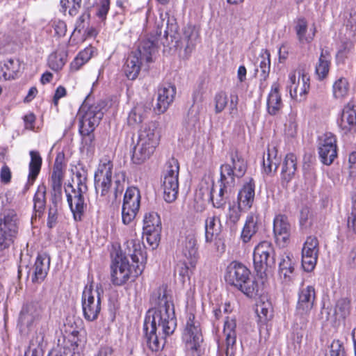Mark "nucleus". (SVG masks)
Listing matches in <instances>:
<instances>
[{
    "instance_id": "obj_1",
    "label": "nucleus",
    "mask_w": 356,
    "mask_h": 356,
    "mask_svg": "<svg viewBox=\"0 0 356 356\" xmlns=\"http://www.w3.org/2000/svg\"><path fill=\"white\" fill-rule=\"evenodd\" d=\"M152 299L157 307L148 311L143 332L148 348L153 352H157L163 348L165 337L174 332L177 323L174 305L165 289L159 288Z\"/></svg>"
},
{
    "instance_id": "obj_2",
    "label": "nucleus",
    "mask_w": 356,
    "mask_h": 356,
    "mask_svg": "<svg viewBox=\"0 0 356 356\" xmlns=\"http://www.w3.org/2000/svg\"><path fill=\"white\" fill-rule=\"evenodd\" d=\"M40 305L31 302L24 305L19 317V326L22 333L28 334L35 328L30 343L34 346H43L44 337L49 330V323L44 317Z\"/></svg>"
},
{
    "instance_id": "obj_3",
    "label": "nucleus",
    "mask_w": 356,
    "mask_h": 356,
    "mask_svg": "<svg viewBox=\"0 0 356 356\" xmlns=\"http://www.w3.org/2000/svg\"><path fill=\"white\" fill-rule=\"evenodd\" d=\"M159 124L151 121L143 125L139 131L136 145L134 147L132 161L136 164H141L149 159L154 152L159 142L157 131Z\"/></svg>"
},
{
    "instance_id": "obj_4",
    "label": "nucleus",
    "mask_w": 356,
    "mask_h": 356,
    "mask_svg": "<svg viewBox=\"0 0 356 356\" xmlns=\"http://www.w3.org/2000/svg\"><path fill=\"white\" fill-rule=\"evenodd\" d=\"M225 280L227 284L234 286L250 298L258 295L257 282L250 277V271L241 263L231 262L227 267Z\"/></svg>"
},
{
    "instance_id": "obj_5",
    "label": "nucleus",
    "mask_w": 356,
    "mask_h": 356,
    "mask_svg": "<svg viewBox=\"0 0 356 356\" xmlns=\"http://www.w3.org/2000/svg\"><path fill=\"white\" fill-rule=\"evenodd\" d=\"M155 49L154 41L148 38L140 41L137 49L128 55L123 67L124 74L129 79H136L142 67L152 62V56Z\"/></svg>"
},
{
    "instance_id": "obj_6",
    "label": "nucleus",
    "mask_w": 356,
    "mask_h": 356,
    "mask_svg": "<svg viewBox=\"0 0 356 356\" xmlns=\"http://www.w3.org/2000/svg\"><path fill=\"white\" fill-rule=\"evenodd\" d=\"M143 271L142 265H131L127 257L118 256L111 264V280L113 285L122 286L129 280L134 281Z\"/></svg>"
},
{
    "instance_id": "obj_7",
    "label": "nucleus",
    "mask_w": 356,
    "mask_h": 356,
    "mask_svg": "<svg viewBox=\"0 0 356 356\" xmlns=\"http://www.w3.org/2000/svg\"><path fill=\"white\" fill-rule=\"evenodd\" d=\"M79 118V132L83 136H88L90 142L93 136L90 134L99 124L104 116L102 107L99 103L88 104L84 102L78 113Z\"/></svg>"
},
{
    "instance_id": "obj_8",
    "label": "nucleus",
    "mask_w": 356,
    "mask_h": 356,
    "mask_svg": "<svg viewBox=\"0 0 356 356\" xmlns=\"http://www.w3.org/2000/svg\"><path fill=\"white\" fill-rule=\"evenodd\" d=\"M19 220L13 209L4 210L0 213V250L8 248L16 238Z\"/></svg>"
},
{
    "instance_id": "obj_9",
    "label": "nucleus",
    "mask_w": 356,
    "mask_h": 356,
    "mask_svg": "<svg viewBox=\"0 0 356 356\" xmlns=\"http://www.w3.org/2000/svg\"><path fill=\"white\" fill-rule=\"evenodd\" d=\"M182 339L188 354L191 356H201V343L203 341L201 329L198 321H195V316L189 314L182 334Z\"/></svg>"
},
{
    "instance_id": "obj_10",
    "label": "nucleus",
    "mask_w": 356,
    "mask_h": 356,
    "mask_svg": "<svg viewBox=\"0 0 356 356\" xmlns=\"http://www.w3.org/2000/svg\"><path fill=\"white\" fill-rule=\"evenodd\" d=\"M273 245L267 241L260 242L254 249L253 263L254 269L261 275L270 272L275 266Z\"/></svg>"
},
{
    "instance_id": "obj_11",
    "label": "nucleus",
    "mask_w": 356,
    "mask_h": 356,
    "mask_svg": "<svg viewBox=\"0 0 356 356\" xmlns=\"http://www.w3.org/2000/svg\"><path fill=\"white\" fill-rule=\"evenodd\" d=\"M81 305L83 315L88 321L98 318L101 311V297L99 289L94 290L92 286H86L82 293Z\"/></svg>"
},
{
    "instance_id": "obj_12",
    "label": "nucleus",
    "mask_w": 356,
    "mask_h": 356,
    "mask_svg": "<svg viewBox=\"0 0 356 356\" xmlns=\"http://www.w3.org/2000/svg\"><path fill=\"white\" fill-rule=\"evenodd\" d=\"M287 87L292 99L299 102L305 100L310 88L309 75L301 69L291 72Z\"/></svg>"
},
{
    "instance_id": "obj_13",
    "label": "nucleus",
    "mask_w": 356,
    "mask_h": 356,
    "mask_svg": "<svg viewBox=\"0 0 356 356\" xmlns=\"http://www.w3.org/2000/svg\"><path fill=\"white\" fill-rule=\"evenodd\" d=\"M231 169L228 166L222 168V176L220 175V186L218 191L216 193L214 188L213 183L210 187H207L206 191L209 196V200L212 202L213 207L217 209L224 208L226 204L225 195L231 191L234 186L233 179L230 177Z\"/></svg>"
},
{
    "instance_id": "obj_14",
    "label": "nucleus",
    "mask_w": 356,
    "mask_h": 356,
    "mask_svg": "<svg viewBox=\"0 0 356 356\" xmlns=\"http://www.w3.org/2000/svg\"><path fill=\"white\" fill-rule=\"evenodd\" d=\"M143 236L152 249L156 248L161 239V221L159 214L154 211L147 213L143 220Z\"/></svg>"
},
{
    "instance_id": "obj_15",
    "label": "nucleus",
    "mask_w": 356,
    "mask_h": 356,
    "mask_svg": "<svg viewBox=\"0 0 356 356\" xmlns=\"http://www.w3.org/2000/svg\"><path fill=\"white\" fill-rule=\"evenodd\" d=\"M140 204V194L134 187L128 188L125 192L122 208V220L124 225H129L135 219Z\"/></svg>"
},
{
    "instance_id": "obj_16",
    "label": "nucleus",
    "mask_w": 356,
    "mask_h": 356,
    "mask_svg": "<svg viewBox=\"0 0 356 356\" xmlns=\"http://www.w3.org/2000/svg\"><path fill=\"white\" fill-rule=\"evenodd\" d=\"M113 163L109 160L101 161L95 173L96 193L104 197L108 194L112 186Z\"/></svg>"
},
{
    "instance_id": "obj_17",
    "label": "nucleus",
    "mask_w": 356,
    "mask_h": 356,
    "mask_svg": "<svg viewBox=\"0 0 356 356\" xmlns=\"http://www.w3.org/2000/svg\"><path fill=\"white\" fill-rule=\"evenodd\" d=\"M318 154L321 161L330 165L337 156V138L331 132H326L319 138Z\"/></svg>"
},
{
    "instance_id": "obj_18",
    "label": "nucleus",
    "mask_w": 356,
    "mask_h": 356,
    "mask_svg": "<svg viewBox=\"0 0 356 356\" xmlns=\"http://www.w3.org/2000/svg\"><path fill=\"white\" fill-rule=\"evenodd\" d=\"M318 252V238L314 236H308L302 249V266L305 271L310 272L315 268Z\"/></svg>"
},
{
    "instance_id": "obj_19",
    "label": "nucleus",
    "mask_w": 356,
    "mask_h": 356,
    "mask_svg": "<svg viewBox=\"0 0 356 356\" xmlns=\"http://www.w3.org/2000/svg\"><path fill=\"white\" fill-rule=\"evenodd\" d=\"M229 104V115L232 118L238 116V104L239 102L238 96L236 93H232L228 97L227 94L224 91H220L215 94L213 97V104L215 113L219 114L222 113L226 106Z\"/></svg>"
},
{
    "instance_id": "obj_20",
    "label": "nucleus",
    "mask_w": 356,
    "mask_h": 356,
    "mask_svg": "<svg viewBox=\"0 0 356 356\" xmlns=\"http://www.w3.org/2000/svg\"><path fill=\"white\" fill-rule=\"evenodd\" d=\"M316 300V291L313 286H302L298 291L296 305L297 314L300 316L309 315Z\"/></svg>"
},
{
    "instance_id": "obj_21",
    "label": "nucleus",
    "mask_w": 356,
    "mask_h": 356,
    "mask_svg": "<svg viewBox=\"0 0 356 356\" xmlns=\"http://www.w3.org/2000/svg\"><path fill=\"white\" fill-rule=\"evenodd\" d=\"M230 159L229 163H225L220 166V175L222 176V168L225 166H228L231 169L230 177L233 179V183L235 184V177H242L247 170V161L243 156L241 152L237 149L233 148L229 152Z\"/></svg>"
},
{
    "instance_id": "obj_22",
    "label": "nucleus",
    "mask_w": 356,
    "mask_h": 356,
    "mask_svg": "<svg viewBox=\"0 0 356 356\" xmlns=\"http://www.w3.org/2000/svg\"><path fill=\"white\" fill-rule=\"evenodd\" d=\"M50 265V257L45 253L39 254L34 265L28 271L33 283H41L46 277Z\"/></svg>"
},
{
    "instance_id": "obj_23",
    "label": "nucleus",
    "mask_w": 356,
    "mask_h": 356,
    "mask_svg": "<svg viewBox=\"0 0 356 356\" xmlns=\"http://www.w3.org/2000/svg\"><path fill=\"white\" fill-rule=\"evenodd\" d=\"M176 95V87L165 83L158 88L157 103L154 109L159 113H163L173 102Z\"/></svg>"
},
{
    "instance_id": "obj_24",
    "label": "nucleus",
    "mask_w": 356,
    "mask_h": 356,
    "mask_svg": "<svg viewBox=\"0 0 356 356\" xmlns=\"http://www.w3.org/2000/svg\"><path fill=\"white\" fill-rule=\"evenodd\" d=\"M70 187H72V189L71 193H67V200L73 213L74 220L76 221H80L86 209L84 198V194L86 193L76 191L75 188H74L72 185H70Z\"/></svg>"
},
{
    "instance_id": "obj_25",
    "label": "nucleus",
    "mask_w": 356,
    "mask_h": 356,
    "mask_svg": "<svg viewBox=\"0 0 356 356\" xmlns=\"http://www.w3.org/2000/svg\"><path fill=\"white\" fill-rule=\"evenodd\" d=\"M126 252L131 257L132 262L136 266L142 265L145 268L147 255L144 245L139 238H131L126 243Z\"/></svg>"
},
{
    "instance_id": "obj_26",
    "label": "nucleus",
    "mask_w": 356,
    "mask_h": 356,
    "mask_svg": "<svg viewBox=\"0 0 356 356\" xmlns=\"http://www.w3.org/2000/svg\"><path fill=\"white\" fill-rule=\"evenodd\" d=\"M273 232L276 241L283 245L289 241L291 236V225L285 215L279 214L273 220Z\"/></svg>"
},
{
    "instance_id": "obj_27",
    "label": "nucleus",
    "mask_w": 356,
    "mask_h": 356,
    "mask_svg": "<svg viewBox=\"0 0 356 356\" xmlns=\"http://www.w3.org/2000/svg\"><path fill=\"white\" fill-rule=\"evenodd\" d=\"M338 125L345 134L356 130V108L353 104L348 103L343 107Z\"/></svg>"
},
{
    "instance_id": "obj_28",
    "label": "nucleus",
    "mask_w": 356,
    "mask_h": 356,
    "mask_svg": "<svg viewBox=\"0 0 356 356\" xmlns=\"http://www.w3.org/2000/svg\"><path fill=\"white\" fill-rule=\"evenodd\" d=\"M236 323L234 318L227 317L224 323L223 334L225 337L226 356H234L236 341Z\"/></svg>"
},
{
    "instance_id": "obj_29",
    "label": "nucleus",
    "mask_w": 356,
    "mask_h": 356,
    "mask_svg": "<svg viewBox=\"0 0 356 356\" xmlns=\"http://www.w3.org/2000/svg\"><path fill=\"white\" fill-rule=\"evenodd\" d=\"M181 252L191 267H195L198 259L197 240L193 234L186 236L181 243Z\"/></svg>"
},
{
    "instance_id": "obj_30",
    "label": "nucleus",
    "mask_w": 356,
    "mask_h": 356,
    "mask_svg": "<svg viewBox=\"0 0 356 356\" xmlns=\"http://www.w3.org/2000/svg\"><path fill=\"white\" fill-rule=\"evenodd\" d=\"M254 180L250 178L238 192L237 200L239 208H243L244 210L251 208L254 199Z\"/></svg>"
},
{
    "instance_id": "obj_31",
    "label": "nucleus",
    "mask_w": 356,
    "mask_h": 356,
    "mask_svg": "<svg viewBox=\"0 0 356 356\" xmlns=\"http://www.w3.org/2000/svg\"><path fill=\"white\" fill-rule=\"evenodd\" d=\"M294 30L300 43H310L316 35V27L313 24L309 29L305 18L300 17L295 21Z\"/></svg>"
},
{
    "instance_id": "obj_32",
    "label": "nucleus",
    "mask_w": 356,
    "mask_h": 356,
    "mask_svg": "<svg viewBox=\"0 0 356 356\" xmlns=\"http://www.w3.org/2000/svg\"><path fill=\"white\" fill-rule=\"evenodd\" d=\"M282 106L280 84L277 82H274L267 98V111L270 115H275L279 113Z\"/></svg>"
},
{
    "instance_id": "obj_33",
    "label": "nucleus",
    "mask_w": 356,
    "mask_h": 356,
    "mask_svg": "<svg viewBox=\"0 0 356 356\" xmlns=\"http://www.w3.org/2000/svg\"><path fill=\"white\" fill-rule=\"evenodd\" d=\"M162 188L163 190V198L167 202H174L178 195L179 176L163 177Z\"/></svg>"
},
{
    "instance_id": "obj_34",
    "label": "nucleus",
    "mask_w": 356,
    "mask_h": 356,
    "mask_svg": "<svg viewBox=\"0 0 356 356\" xmlns=\"http://www.w3.org/2000/svg\"><path fill=\"white\" fill-rule=\"evenodd\" d=\"M221 227V222L218 217L216 216H208L204 222L205 242L207 243L213 242L214 238L220 234Z\"/></svg>"
},
{
    "instance_id": "obj_35",
    "label": "nucleus",
    "mask_w": 356,
    "mask_h": 356,
    "mask_svg": "<svg viewBox=\"0 0 356 356\" xmlns=\"http://www.w3.org/2000/svg\"><path fill=\"white\" fill-rule=\"evenodd\" d=\"M297 170V158L292 154L286 155L282 163L281 179L283 182L289 183L294 177Z\"/></svg>"
},
{
    "instance_id": "obj_36",
    "label": "nucleus",
    "mask_w": 356,
    "mask_h": 356,
    "mask_svg": "<svg viewBox=\"0 0 356 356\" xmlns=\"http://www.w3.org/2000/svg\"><path fill=\"white\" fill-rule=\"evenodd\" d=\"M279 274L285 283L292 282L294 278V262L289 254H283L279 264Z\"/></svg>"
},
{
    "instance_id": "obj_37",
    "label": "nucleus",
    "mask_w": 356,
    "mask_h": 356,
    "mask_svg": "<svg viewBox=\"0 0 356 356\" xmlns=\"http://www.w3.org/2000/svg\"><path fill=\"white\" fill-rule=\"evenodd\" d=\"M199 38V33L195 26L187 25L184 28L181 42L185 44V52L190 54L195 49Z\"/></svg>"
},
{
    "instance_id": "obj_38",
    "label": "nucleus",
    "mask_w": 356,
    "mask_h": 356,
    "mask_svg": "<svg viewBox=\"0 0 356 356\" xmlns=\"http://www.w3.org/2000/svg\"><path fill=\"white\" fill-rule=\"evenodd\" d=\"M258 216L250 215L247 217L245 223L241 232V238L244 243L249 242L252 236L257 232L259 229Z\"/></svg>"
},
{
    "instance_id": "obj_39",
    "label": "nucleus",
    "mask_w": 356,
    "mask_h": 356,
    "mask_svg": "<svg viewBox=\"0 0 356 356\" xmlns=\"http://www.w3.org/2000/svg\"><path fill=\"white\" fill-rule=\"evenodd\" d=\"M31 161L29 165V176H28V183L32 185L37 177L38 176L42 163V159L40 154V153L37 151H31L30 153Z\"/></svg>"
},
{
    "instance_id": "obj_40",
    "label": "nucleus",
    "mask_w": 356,
    "mask_h": 356,
    "mask_svg": "<svg viewBox=\"0 0 356 356\" xmlns=\"http://www.w3.org/2000/svg\"><path fill=\"white\" fill-rule=\"evenodd\" d=\"M277 153L275 147H268L267 152L263 159L264 169L267 174L275 172L277 169L280 159L277 156Z\"/></svg>"
},
{
    "instance_id": "obj_41",
    "label": "nucleus",
    "mask_w": 356,
    "mask_h": 356,
    "mask_svg": "<svg viewBox=\"0 0 356 356\" xmlns=\"http://www.w3.org/2000/svg\"><path fill=\"white\" fill-rule=\"evenodd\" d=\"M331 56L328 51L322 49L318 61L316 65V74L320 80L327 76L330 65Z\"/></svg>"
},
{
    "instance_id": "obj_42",
    "label": "nucleus",
    "mask_w": 356,
    "mask_h": 356,
    "mask_svg": "<svg viewBox=\"0 0 356 356\" xmlns=\"http://www.w3.org/2000/svg\"><path fill=\"white\" fill-rule=\"evenodd\" d=\"M1 70L3 72V76L6 80L15 79L17 73L19 70L20 65L17 60L7 59L3 63H0Z\"/></svg>"
},
{
    "instance_id": "obj_43",
    "label": "nucleus",
    "mask_w": 356,
    "mask_h": 356,
    "mask_svg": "<svg viewBox=\"0 0 356 356\" xmlns=\"http://www.w3.org/2000/svg\"><path fill=\"white\" fill-rule=\"evenodd\" d=\"M79 332L76 330H73L64 339V353L66 351L72 353L73 356L76 353L79 352Z\"/></svg>"
},
{
    "instance_id": "obj_44",
    "label": "nucleus",
    "mask_w": 356,
    "mask_h": 356,
    "mask_svg": "<svg viewBox=\"0 0 356 356\" xmlns=\"http://www.w3.org/2000/svg\"><path fill=\"white\" fill-rule=\"evenodd\" d=\"M67 55L63 51H56L48 57V65L54 71L60 70L65 65Z\"/></svg>"
},
{
    "instance_id": "obj_45",
    "label": "nucleus",
    "mask_w": 356,
    "mask_h": 356,
    "mask_svg": "<svg viewBox=\"0 0 356 356\" xmlns=\"http://www.w3.org/2000/svg\"><path fill=\"white\" fill-rule=\"evenodd\" d=\"M147 109L145 106L141 104L135 106L130 111L128 116V123L134 126L143 122L145 117Z\"/></svg>"
},
{
    "instance_id": "obj_46",
    "label": "nucleus",
    "mask_w": 356,
    "mask_h": 356,
    "mask_svg": "<svg viewBox=\"0 0 356 356\" xmlns=\"http://www.w3.org/2000/svg\"><path fill=\"white\" fill-rule=\"evenodd\" d=\"M350 314V302L345 298L339 300L335 305L334 315L337 321L344 320Z\"/></svg>"
},
{
    "instance_id": "obj_47",
    "label": "nucleus",
    "mask_w": 356,
    "mask_h": 356,
    "mask_svg": "<svg viewBox=\"0 0 356 356\" xmlns=\"http://www.w3.org/2000/svg\"><path fill=\"white\" fill-rule=\"evenodd\" d=\"M46 186L44 184H40L38 187V190L34 195V209L35 211L42 213L44 209L46 204Z\"/></svg>"
},
{
    "instance_id": "obj_48",
    "label": "nucleus",
    "mask_w": 356,
    "mask_h": 356,
    "mask_svg": "<svg viewBox=\"0 0 356 356\" xmlns=\"http://www.w3.org/2000/svg\"><path fill=\"white\" fill-rule=\"evenodd\" d=\"M333 95L337 99H342L345 97L349 90V84L348 81L343 77L337 79L333 84L332 87Z\"/></svg>"
},
{
    "instance_id": "obj_49",
    "label": "nucleus",
    "mask_w": 356,
    "mask_h": 356,
    "mask_svg": "<svg viewBox=\"0 0 356 356\" xmlns=\"http://www.w3.org/2000/svg\"><path fill=\"white\" fill-rule=\"evenodd\" d=\"M63 179V170L60 163H55L54 165L51 177V190H62V182Z\"/></svg>"
},
{
    "instance_id": "obj_50",
    "label": "nucleus",
    "mask_w": 356,
    "mask_h": 356,
    "mask_svg": "<svg viewBox=\"0 0 356 356\" xmlns=\"http://www.w3.org/2000/svg\"><path fill=\"white\" fill-rule=\"evenodd\" d=\"M96 16L104 22L110 8V0H97L93 4Z\"/></svg>"
},
{
    "instance_id": "obj_51",
    "label": "nucleus",
    "mask_w": 356,
    "mask_h": 356,
    "mask_svg": "<svg viewBox=\"0 0 356 356\" xmlns=\"http://www.w3.org/2000/svg\"><path fill=\"white\" fill-rule=\"evenodd\" d=\"M179 164L178 161L172 157L169 159L164 165L163 177L179 176Z\"/></svg>"
},
{
    "instance_id": "obj_52",
    "label": "nucleus",
    "mask_w": 356,
    "mask_h": 356,
    "mask_svg": "<svg viewBox=\"0 0 356 356\" xmlns=\"http://www.w3.org/2000/svg\"><path fill=\"white\" fill-rule=\"evenodd\" d=\"M194 268L195 267H191L190 264L188 266L186 263V261H184L177 264L175 268V272L178 273L181 278V281L184 283L186 279H190V274Z\"/></svg>"
},
{
    "instance_id": "obj_53",
    "label": "nucleus",
    "mask_w": 356,
    "mask_h": 356,
    "mask_svg": "<svg viewBox=\"0 0 356 356\" xmlns=\"http://www.w3.org/2000/svg\"><path fill=\"white\" fill-rule=\"evenodd\" d=\"M82 0H60V4L63 8H69V14L74 16L78 13L81 6Z\"/></svg>"
},
{
    "instance_id": "obj_54",
    "label": "nucleus",
    "mask_w": 356,
    "mask_h": 356,
    "mask_svg": "<svg viewBox=\"0 0 356 356\" xmlns=\"http://www.w3.org/2000/svg\"><path fill=\"white\" fill-rule=\"evenodd\" d=\"M270 67V54L266 53V57L262 56L259 63L260 76L263 80H266L268 76Z\"/></svg>"
},
{
    "instance_id": "obj_55",
    "label": "nucleus",
    "mask_w": 356,
    "mask_h": 356,
    "mask_svg": "<svg viewBox=\"0 0 356 356\" xmlns=\"http://www.w3.org/2000/svg\"><path fill=\"white\" fill-rule=\"evenodd\" d=\"M244 210L239 207L230 206L227 213V222L232 224H236L240 219L241 211Z\"/></svg>"
},
{
    "instance_id": "obj_56",
    "label": "nucleus",
    "mask_w": 356,
    "mask_h": 356,
    "mask_svg": "<svg viewBox=\"0 0 356 356\" xmlns=\"http://www.w3.org/2000/svg\"><path fill=\"white\" fill-rule=\"evenodd\" d=\"M330 356H346L343 343L339 340H334L330 346Z\"/></svg>"
},
{
    "instance_id": "obj_57",
    "label": "nucleus",
    "mask_w": 356,
    "mask_h": 356,
    "mask_svg": "<svg viewBox=\"0 0 356 356\" xmlns=\"http://www.w3.org/2000/svg\"><path fill=\"white\" fill-rule=\"evenodd\" d=\"M58 209L56 206H50L48 212L47 225L51 229L56 226L58 222Z\"/></svg>"
},
{
    "instance_id": "obj_58",
    "label": "nucleus",
    "mask_w": 356,
    "mask_h": 356,
    "mask_svg": "<svg viewBox=\"0 0 356 356\" xmlns=\"http://www.w3.org/2000/svg\"><path fill=\"white\" fill-rule=\"evenodd\" d=\"M312 213L307 207H304L300 211V225L302 228H307L311 225Z\"/></svg>"
},
{
    "instance_id": "obj_59",
    "label": "nucleus",
    "mask_w": 356,
    "mask_h": 356,
    "mask_svg": "<svg viewBox=\"0 0 356 356\" xmlns=\"http://www.w3.org/2000/svg\"><path fill=\"white\" fill-rule=\"evenodd\" d=\"M125 181V175L124 173L118 174L115 176V179L114 181L115 187H114V195L115 197L117 198L118 194H121L124 190V185Z\"/></svg>"
},
{
    "instance_id": "obj_60",
    "label": "nucleus",
    "mask_w": 356,
    "mask_h": 356,
    "mask_svg": "<svg viewBox=\"0 0 356 356\" xmlns=\"http://www.w3.org/2000/svg\"><path fill=\"white\" fill-rule=\"evenodd\" d=\"M52 27L55 31V34L58 36L61 37L65 35L67 26L65 22L60 19L54 20L52 24Z\"/></svg>"
},
{
    "instance_id": "obj_61",
    "label": "nucleus",
    "mask_w": 356,
    "mask_h": 356,
    "mask_svg": "<svg viewBox=\"0 0 356 356\" xmlns=\"http://www.w3.org/2000/svg\"><path fill=\"white\" fill-rule=\"evenodd\" d=\"M271 308L268 304L262 303L257 305V313L261 318H264L265 320H267L271 316Z\"/></svg>"
},
{
    "instance_id": "obj_62",
    "label": "nucleus",
    "mask_w": 356,
    "mask_h": 356,
    "mask_svg": "<svg viewBox=\"0 0 356 356\" xmlns=\"http://www.w3.org/2000/svg\"><path fill=\"white\" fill-rule=\"evenodd\" d=\"M204 93V88L202 84L198 85L193 90L192 98L193 104L200 103L203 100V95Z\"/></svg>"
},
{
    "instance_id": "obj_63",
    "label": "nucleus",
    "mask_w": 356,
    "mask_h": 356,
    "mask_svg": "<svg viewBox=\"0 0 356 356\" xmlns=\"http://www.w3.org/2000/svg\"><path fill=\"white\" fill-rule=\"evenodd\" d=\"M348 226L356 233V202L353 203L352 211L348 218Z\"/></svg>"
},
{
    "instance_id": "obj_64",
    "label": "nucleus",
    "mask_w": 356,
    "mask_h": 356,
    "mask_svg": "<svg viewBox=\"0 0 356 356\" xmlns=\"http://www.w3.org/2000/svg\"><path fill=\"white\" fill-rule=\"evenodd\" d=\"M43 346H34L29 344L28 350L25 352L24 356H42Z\"/></svg>"
}]
</instances>
